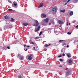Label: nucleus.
Returning a JSON list of instances; mask_svg holds the SVG:
<instances>
[{
	"mask_svg": "<svg viewBox=\"0 0 78 78\" xmlns=\"http://www.w3.org/2000/svg\"><path fill=\"white\" fill-rule=\"evenodd\" d=\"M26 46H27V45H26V44H24V47H26Z\"/></svg>",
	"mask_w": 78,
	"mask_h": 78,
	"instance_id": "4c0bfd02",
	"label": "nucleus"
},
{
	"mask_svg": "<svg viewBox=\"0 0 78 78\" xmlns=\"http://www.w3.org/2000/svg\"><path fill=\"white\" fill-rule=\"evenodd\" d=\"M23 25L24 26H27V25H28V23H23Z\"/></svg>",
	"mask_w": 78,
	"mask_h": 78,
	"instance_id": "f8f14e48",
	"label": "nucleus"
},
{
	"mask_svg": "<svg viewBox=\"0 0 78 78\" xmlns=\"http://www.w3.org/2000/svg\"><path fill=\"white\" fill-rule=\"evenodd\" d=\"M67 23H69V21H67Z\"/></svg>",
	"mask_w": 78,
	"mask_h": 78,
	"instance_id": "09e8293b",
	"label": "nucleus"
},
{
	"mask_svg": "<svg viewBox=\"0 0 78 78\" xmlns=\"http://www.w3.org/2000/svg\"><path fill=\"white\" fill-rule=\"evenodd\" d=\"M11 20H10V22H12V21H14V19H13V18H11Z\"/></svg>",
	"mask_w": 78,
	"mask_h": 78,
	"instance_id": "6ab92c4d",
	"label": "nucleus"
},
{
	"mask_svg": "<svg viewBox=\"0 0 78 78\" xmlns=\"http://www.w3.org/2000/svg\"><path fill=\"white\" fill-rule=\"evenodd\" d=\"M45 47H48V46H49V45H48V44H46L45 45H44Z\"/></svg>",
	"mask_w": 78,
	"mask_h": 78,
	"instance_id": "bb28decb",
	"label": "nucleus"
},
{
	"mask_svg": "<svg viewBox=\"0 0 78 78\" xmlns=\"http://www.w3.org/2000/svg\"><path fill=\"white\" fill-rule=\"evenodd\" d=\"M63 46H64V47H66V43H64L63 44Z\"/></svg>",
	"mask_w": 78,
	"mask_h": 78,
	"instance_id": "4be33fe9",
	"label": "nucleus"
},
{
	"mask_svg": "<svg viewBox=\"0 0 78 78\" xmlns=\"http://www.w3.org/2000/svg\"><path fill=\"white\" fill-rule=\"evenodd\" d=\"M67 34H72V33H70L69 32H68L67 33Z\"/></svg>",
	"mask_w": 78,
	"mask_h": 78,
	"instance_id": "cd10ccee",
	"label": "nucleus"
},
{
	"mask_svg": "<svg viewBox=\"0 0 78 78\" xmlns=\"http://www.w3.org/2000/svg\"><path fill=\"white\" fill-rule=\"evenodd\" d=\"M67 56L68 57V58H70L71 57V54L70 53L67 54Z\"/></svg>",
	"mask_w": 78,
	"mask_h": 78,
	"instance_id": "4468645a",
	"label": "nucleus"
},
{
	"mask_svg": "<svg viewBox=\"0 0 78 78\" xmlns=\"http://www.w3.org/2000/svg\"><path fill=\"white\" fill-rule=\"evenodd\" d=\"M73 22H76V20H74Z\"/></svg>",
	"mask_w": 78,
	"mask_h": 78,
	"instance_id": "49530a36",
	"label": "nucleus"
},
{
	"mask_svg": "<svg viewBox=\"0 0 78 78\" xmlns=\"http://www.w3.org/2000/svg\"><path fill=\"white\" fill-rule=\"evenodd\" d=\"M67 2L66 3H65V5H67Z\"/></svg>",
	"mask_w": 78,
	"mask_h": 78,
	"instance_id": "de8ad7c7",
	"label": "nucleus"
},
{
	"mask_svg": "<svg viewBox=\"0 0 78 78\" xmlns=\"http://www.w3.org/2000/svg\"><path fill=\"white\" fill-rule=\"evenodd\" d=\"M55 34L57 35V34H58V33H56V32H55Z\"/></svg>",
	"mask_w": 78,
	"mask_h": 78,
	"instance_id": "ea45409f",
	"label": "nucleus"
},
{
	"mask_svg": "<svg viewBox=\"0 0 78 78\" xmlns=\"http://www.w3.org/2000/svg\"><path fill=\"white\" fill-rule=\"evenodd\" d=\"M67 2V0H63V3H65V2Z\"/></svg>",
	"mask_w": 78,
	"mask_h": 78,
	"instance_id": "b1692460",
	"label": "nucleus"
},
{
	"mask_svg": "<svg viewBox=\"0 0 78 78\" xmlns=\"http://www.w3.org/2000/svg\"><path fill=\"white\" fill-rule=\"evenodd\" d=\"M51 23H55V22H54V21L53 20H51Z\"/></svg>",
	"mask_w": 78,
	"mask_h": 78,
	"instance_id": "5701e85b",
	"label": "nucleus"
},
{
	"mask_svg": "<svg viewBox=\"0 0 78 78\" xmlns=\"http://www.w3.org/2000/svg\"><path fill=\"white\" fill-rule=\"evenodd\" d=\"M76 43V41H75L74 42V43L75 44V43Z\"/></svg>",
	"mask_w": 78,
	"mask_h": 78,
	"instance_id": "c03bdc74",
	"label": "nucleus"
},
{
	"mask_svg": "<svg viewBox=\"0 0 78 78\" xmlns=\"http://www.w3.org/2000/svg\"><path fill=\"white\" fill-rule=\"evenodd\" d=\"M17 57L18 58H19L20 59L21 61H22L24 59V57L20 55V54H18V56H17Z\"/></svg>",
	"mask_w": 78,
	"mask_h": 78,
	"instance_id": "f03ea898",
	"label": "nucleus"
},
{
	"mask_svg": "<svg viewBox=\"0 0 78 78\" xmlns=\"http://www.w3.org/2000/svg\"><path fill=\"white\" fill-rule=\"evenodd\" d=\"M62 57V55H59L58 56V58H61V57Z\"/></svg>",
	"mask_w": 78,
	"mask_h": 78,
	"instance_id": "393cba45",
	"label": "nucleus"
},
{
	"mask_svg": "<svg viewBox=\"0 0 78 78\" xmlns=\"http://www.w3.org/2000/svg\"><path fill=\"white\" fill-rule=\"evenodd\" d=\"M69 25H70V23H69Z\"/></svg>",
	"mask_w": 78,
	"mask_h": 78,
	"instance_id": "5fc2aeb1",
	"label": "nucleus"
},
{
	"mask_svg": "<svg viewBox=\"0 0 78 78\" xmlns=\"http://www.w3.org/2000/svg\"><path fill=\"white\" fill-rule=\"evenodd\" d=\"M51 45V44H49V45H49H49Z\"/></svg>",
	"mask_w": 78,
	"mask_h": 78,
	"instance_id": "4d7b16f0",
	"label": "nucleus"
},
{
	"mask_svg": "<svg viewBox=\"0 0 78 78\" xmlns=\"http://www.w3.org/2000/svg\"><path fill=\"white\" fill-rule=\"evenodd\" d=\"M9 11H12V9H8Z\"/></svg>",
	"mask_w": 78,
	"mask_h": 78,
	"instance_id": "72a5a7b5",
	"label": "nucleus"
},
{
	"mask_svg": "<svg viewBox=\"0 0 78 78\" xmlns=\"http://www.w3.org/2000/svg\"><path fill=\"white\" fill-rule=\"evenodd\" d=\"M46 17V14H43L41 15V17Z\"/></svg>",
	"mask_w": 78,
	"mask_h": 78,
	"instance_id": "2eb2a0df",
	"label": "nucleus"
},
{
	"mask_svg": "<svg viewBox=\"0 0 78 78\" xmlns=\"http://www.w3.org/2000/svg\"><path fill=\"white\" fill-rule=\"evenodd\" d=\"M40 28H41L40 27V26H39L37 28V30H35V31L36 32H37V31H39V30H40Z\"/></svg>",
	"mask_w": 78,
	"mask_h": 78,
	"instance_id": "9d476101",
	"label": "nucleus"
},
{
	"mask_svg": "<svg viewBox=\"0 0 78 78\" xmlns=\"http://www.w3.org/2000/svg\"><path fill=\"white\" fill-rule=\"evenodd\" d=\"M70 1H71V0H68L67 1V3H68V2H70Z\"/></svg>",
	"mask_w": 78,
	"mask_h": 78,
	"instance_id": "f704fd0d",
	"label": "nucleus"
},
{
	"mask_svg": "<svg viewBox=\"0 0 78 78\" xmlns=\"http://www.w3.org/2000/svg\"><path fill=\"white\" fill-rule=\"evenodd\" d=\"M65 56V54H63L62 55V56Z\"/></svg>",
	"mask_w": 78,
	"mask_h": 78,
	"instance_id": "58836bf2",
	"label": "nucleus"
},
{
	"mask_svg": "<svg viewBox=\"0 0 78 78\" xmlns=\"http://www.w3.org/2000/svg\"><path fill=\"white\" fill-rule=\"evenodd\" d=\"M49 25H51V23H49Z\"/></svg>",
	"mask_w": 78,
	"mask_h": 78,
	"instance_id": "603ef678",
	"label": "nucleus"
},
{
	"mask_svg": "<svg viewBox=\"0 0 78 78\" xmlns=\"http://www.w3.org/2000/svg\"><path fill=\"white\" fill-rule=\"evenodd\" d=\"M7 48H8V49H10V48L9 47V46H8V47H7Z\"/></svg>",
	"mask_w": 78,
	"mask_h": 78,
	"instance_id": "c9c22d12",
	"label": "nucleus"
},
{
	"mask_svg": "<svg viewBox=\"0 0 78 78\" xmlns=\"http://www.w3.org/2000/svg\"><path fill=\"white\" fill-rule=\"evenodd\" d=\"M54 31H55V33H58V31H55V30H54Z\"/></svg>",
	"mask_w": 78,
	"mask_h": 78,
	"instance_id": "37998d69",
	"label": "nucleus"
},
{
	"mask_svg": "<svg viewBox=\"0 0 78 78\" xmlns=\"http://www.w3.org/2000/svg\"><path fill=\"white\" fill-rule=\"evenodd\" d=\"M24 50L25 51H27V50H28V49H25V48H24Z\"/></svg>",
	"mask_w": 78,
	"mask_h": 78,
	"instance_id": "e433bc0d",
	"label": "nucleus"
},
{
	"mask_svg": "<svg viewBox=\"0 0 78 78\" xmlns=\"http://www.w3.org/2000/svg\"><path fill=\"white\" fill-rule=\"evenodd\" d=\"M66 25H67V26L69 25V24H68V23H66Z\"/></svg>",
	"mask_w": 78,
	"mask_h": 78,
	"instance_id": "8fccbe9b",
	"label": "nucleus"
},
{
	"mask_svg": "<svg viewBox=\"0 0 78 78\" xmlns=\"http://www.w3.org/2000/svg\"><path fill=\"white\" fill-rule=\"evenodd\" d=\"M22 78V77H21V75H19V76L18 78Z\"/></svg>",
	"mask_w": 78,
	"mask_h": 78,
	"instance_id": "7c9ffc66",
	"label": "nucleus"
},
{
	"mask_svg": "<svg viewBox=\"0 0 78 78\" xmlns=\"http://www.w3.org/2000/svg\"><path fill=\"white\" fill-rule=\"evenodd\" d=\"M73 59H69V60L68 61V62L69 64H70L71 65H72V64H73Z\"/></svg>",
	"mask_w": 78,
	"mask_h": 78,
	"instance_id": "423d86ee",
	"label": "nucleus"
},
{
	"mask_svg": "<svg viewBox=\"0 0 78 78\" xmlns=\"http://www.w3.org/2000/svg\"><path fill=\"white\" fill-rule=\"evenodd\" d=\"M58 23H59V24H60V25H62V24H63V21L60 20L58 21Z\"/></svg>",
	"mask_w": 78,
	"mask_h": 78,
	"instance_id": "1a4fd4ad",
	"label": "nucleus"
},
{
	"mask_svg": "<svg viewBox=\"0 0 78 78\" xmlns=\"http://www.w3.org/2000/svg\"><path fill=\"white\" fill-rule=\"evenodd\" d=\"M63 41H64V40H60V41H59V42H63Z\"/></svg>",
	"mask_w": 78,
	"mask_h": 78,
	"instance_id": "473e14b6",
	"label": "nucleus"
},
{
	"mask_svg": "<svg viewBox=\"0 0 78 78\" xmlns=\"http://www.w3.org/2000/svg\"><path fill=\"white\" fill-rule=\"evenodd\" d=\"M60 61H63V60L62 59H60Z\"/></svg>",
	"mask_w": 78,
	"mask_h": 78,
	"instance_id": "2f4dec72",
	"label": "nucleus"
},
{
	"mask_svg": "<svg viewBox=\"0 0 78 78\" xmlns=\"http://www.w3.org/2000/svg\"><path fill=\"white\" fill-rule=\"evenodd\" d=\"M65 70H67V72H66V75H68L70 73V69L68 68H66Z\"/></svg>",
	"mask_w": 78,
	"mask_h": 78,
	"instance_id": "20e7f679",
	"label": "nucleus"
},
{
	"mask_svg": "<svg viewBox=\"0 0 78 78\" xmlns=\"http://www.w3.org/2000/svg\"><path fill=\"white\" fill-rule=\"evenodd\" d=\"M35 23H34V26L35 27H37V26H38L39 25V22H38V21L36 20H35Z\"/></svg>",
	"mask_w": 78,
	"mask_h": 78,
	"instance_id": "7ed1b4c3",
	"label": "nucleus"
},
{
	"mask_svg": "<svg viewBox=\"0 0 78 78\" xmlns=\"http://www.w3.org/2000/svg\"><path fill=\"white\" fill-rule=\"evenodd\" d=\"M32 56H33L32 55L30 54V56H29L28 57V59H29V60H32Z\"/></svg>",
	"mask_w": 78,
	"mask_h": 78,
	"instance_id": "0eeeda50",
	"label": "nucleus"
},
{
	"mask_svg": "<svg viewBox=\"0 0 78 78\" xmlns=\"http://www.w3.org/2000/svg\"><path fill=\"white\" fill-rule=\"evenodd\" d=\"M4 17L5 19H10V18H9V17L7 15H6V16H4Z\"/></svg>",
	"mask_w": 78,
	"mask_h": 78,
	"instance_id": "6e6552de",
	"label": "nucleus"
},
{
	"mask_svg": "<svg viewBox=\"0 0 78 78\" xmlns=\"http://www.w3.org/2000/svg\"><path fill=\"white\" fill-rule=\"evenodd\" d=\"M73 14V12L72 11H71L69 13V15L70 16H72Z\"/></svg>",
	"mask_w": 78,
	"mask_h": 78,
	"instance_id": "ddd939ff",
	"label": "nucleus"
},
{
	"mask_svg": "<svg viewBox=\"0 0 78 78\" xmlns=\"http://www.w3.org/2000/svg\"><path fill=\"white\" fill-rule=\"evenodd\" d=\"M43 5L44 4H41L38 7V8H41V7H42Z\"/></svg>",
	"mask_w": 78,
	"mask_h": 78,
	"instance_id": "f3484780",
	"label": "nucleus"
},
{
	"mask_svg": "<svg viewBox=\"0 0 78 78\" xmlns=\"http://www.w3.org/2000/svg\"><path fill=\"white\" fill-rule=\"evenodd\" d=\"M76 28H78V25L76 26Z\"/></svg>",
	"mask_w": 78,
	"mask_h": 78,
	"instance_id": "79ce46f5",
	"label": "nucleus"
},
{
	"mask_svg": "<svg viewBox=\"0 0 78 78\" xmlns=\"http://www.w3.org/2000/svg\"><path fill=\"white\" fill-rule=\"evenodd\" d=\"M14 3L13 4V5H14L15 6H17V2H14Z\"/></svg>",
	"mask_w": 78,
	"mask_h": 78,
	"instance_id": "dca6fc26",
	"label": "nucleus"
},
{
	"mask_svg": "<svg viewBox=\"0 0 78 78\" xmlns=\"http://www.w3.org/2000/svg\"><path fill=\"white\" fill-rule=\"evenodd\" d=\"M12 6H13H13H14V5H13V4H12Z\"/></svg>",
	"mask_w": 78,
	"mask_h": 78,
	"instance_id": "6e6d98bb",
	"label": "nucleus"
},
{
	"mask_svg": "<svg viewBox=\"0 0 78 78\" xmlns=\"http://www.w3.org/2000/svg\"><path fill=\"white\" fill-rule=\"evenodd\" d=\"M52 10L53 12H55L57 11V8L56 7H53L52 8Z\"/></svg>",
	"mask_w": 78,
	"mask_h": 78,
	"instance_id": "39448f33",
	"label": "nucleus"
},
{
	"mask_svg": "<svg viewBox=\"0 0 78 78\" xmlns=\"http://www.w3.org/2000/svg\"><path fill=\"white\" fill-rule=\"evenodd\" d=\"M51 33V32H49V33Z\"/></svg>",
	"mask_w": 78,
	"mask_h": 78,
	"instance_id": "13d9d810",
	"label": "nucleus"
},
{
	"mask_svg": "<svg viewBox=\"0 0 78 78\" xmlns=\"http://www.w3.org/2000/svg\"><path fill=\"white\" fill-rule=\"evenodd\" d=\"M33 48L34 49H35V47H34Z\"/></svg>",
	"mask_w": 78,
	"mask_h": 78,
	"instance_id": "864d4df0",
	"label": "nucleus"
},
{
	"mask_svg": "<svg viewBox=\"0 0 78 78\" xmlns=\"http://www.w3.org/2000/svg\"><path fill=\"white\" fill-rule=\"evenodd\" d=\"M60 12H65V10H60Z\"/></svg>",
	"mask_w": 78,
	"mask_h": 78,
	"instance_id": "c85d7f7f",
	"label": "nucleus"
},
{
	"mask_svg": "<svg viewBox=\"0 0 78 78\" xmlns=\"http://www.w3.org/2000/svg\"><path fill=\"white\" fill-rule=\"evenodd\" d=\"M29 42L30 44H33V45H34V42H33L32 41V40H30Z\"/></svg>",
	"mask_w": 78,
	"mask_h": 78,
	"instance_id": "9b49d317",
	"label": "nucleus"
},
{
	"mask_svg": "<svg viewBox=\"0 0 78 78\" xmlns=\"http://www.w3.org/2000/svg\"><path fill=\"white\" fill-rule=\"evenodd\" d=\"M27 47L28 48H29V47H30V46H27Z\"/></svg>",
	"mask_w": 78,
	"mask_h": 78,
	"instance_id": "a18cd8bd",
	"label": "nucleus"
},
{
	"mask_svg": "<svg viewBox=\"0 0 78 78\" xmlns=\"http://www.w3.org/2000/svg\"><path fill=\"white\" fill-rule=\"evenodd\" d=\"M78 0H74L73 1L74 3H76V2H78Z\"/></svg>",
	"mask_w": 78,
	"mask_h": 78,
	"instance_id": "a211bd4d",
	"label": "nucleus"
},
{
	"mask_svg": "<svg viewBox=\"0 0 78 78\" xmlns=\"http://www.w3.org/2000/svg\"><path fill=\"white\" fill-rule=\"evenodd\" d=\"M42 33H43L42 31H41V32L40 33V34H39V36H40L41 35V34H42Z\"/></svg>",
	"mask_w": 78,
	"mask_h": 78,
	"instance_id": "412c9836",
	"label": "nucleus"
},
{
	"mask_svg": "<svg viewBox=\"0 0 78 78\" xmlns=\"http://www.w3.org/2000/svg\"><path fill=\"white\" fill-rule=\"evenodd\" d=\"M9 28H12V25H10L9 26Z\"/></svg>",
	"mask_w": 78,
	"mask_h": 78,
	"instance_id": "a878e982",
	"label": "nucleus"
},
{
	"mask_svg": "<svg viewBox=\"0 0 78 78\" xmlns=\"http://www.w3.org/2000/svg\"><path fill=\"white\" fill-rule=\"evenodd\" d=\"M49 20V19L48 18H47L46 19H45L44 20H43L41 22V24L45 25V26L47 25L46 23H47Z\"/></svg>",
	"mask_w": 78,
	"mask_h": 78,
	"instance_id": "f257e3e1",
	"label": "nucleus"
},
{
	"mask_svg": "<svg viewBox=\"0 0 78 78\" xmlns=\"http://www.w3.org/2000/svg\"><path fill=\"white\" fill-rule=\"evenodd\" d=\"M69 47V45H68L66 46V47H67V48H68V47Z\"/></svg>",
	"mask_w": 78,
	"mask_h": 78,
	"instance_id": "a19ab883",
	"label": "nucleus"
},
{
	"mask_svg": "<svg viewBox=\"0 0 78 78\" xmlns=\"http://www.w3.org/2000/svg\"><path fill=\"white\" fill-rule=\"evenodd\" d=\"M8 2H9V3H12V2L9 0H8Z\"/></svg>",
	"mask_w": 78,
	"mask_h": 78,
	"instance_id": "c756f323",
	"label": "nucleus"
},
{
	"mask_svg": "<svg viewBox=\"0 0 78 78\" xmlns=\"http://www.w3.org/2000/svg\"><path fill=\"white\" fill-rule=\"evenodd\" d=\"M59 67H62V66H59Z\"/></svg>",
	"mask_w": 78,
	"mask_h": 78,
	"instance_id": "3c124183",
	"label": "nucleus"
},
{
	"mask_svg": "<svg viewBox=\"0 0 78 78\" xmlns=\"http://www.w3.org/2000/svg\"><path fill=\"white\" fill-rule=\"evenodd\" d=\"M40 38V37H36L35 38V39H38L39 38Z\"/></svg>",
	"mask_w": 78,
	"mask_h": 78,
	"instance_id": "aec40b11",
	"label": "nucleus"
}]
</instances>
